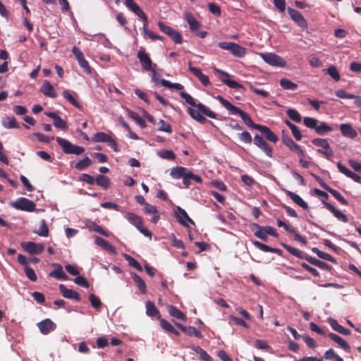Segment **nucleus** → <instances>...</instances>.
Masks as SVG:
<instances>
[{
  "label": "nucleus",
  "instance_id": "54",
  "mask_svg": "<svg viewBox=\"0 0 361 361\" xmlns=\"http://www.w3.org/2000/svg\"><path fill=\"white\" fill-rule=\"evenodd\" d=\"M35 233L43 237H47L49 235V228L46 224L45 220H42L41 225L37 231Z\"/></svg>",
  "mask_w": 361,
  "mask_h": 361
},
{
  "label": "nucleus",
  "instance_id": "47",
  "mask_svg": "<svg viewBox=\"0 0 361 361\" xmlns=\"http://www.w3.org/2000/svg\"><path fill=\"white\" fill-rule=\"evenodd\" d=\"M157 155L164 159L174 160L176 154L171 150L161 149L157 152Z\"/></svg>",
  "mask_w": 361,
  "mask_h": 361
},
{
  "label": "nucleus",
  "instance_id": "40",
  "mask_svg": "<svg viewBox=\"0 0 361 361\" xmlns=\"http://www.w3.org/2000/svg\"><path fill=\"white\" fill-rule=\"evenodd\" d=\"M322 358H323V360L325 359L332 361H343V358L336 354L331 348L326 350Z\"/></svg>",
  "mask_w": 361,
  "mask_h": 361
},
{
  "label": "nucleus",
  "instance_id": "61",
  "mask_svg": "<svg viewBox=\"0 0 361 361\" xmlns=\"http://www.w3.org/2000/svg\"><path fill=\"white\" fill-rule=\"evenodd\" d=\"M54 126L61 130H66L68 129V125L66 122L63 120L59 116L54 121Z\"/></svg>",
  "mask_w": 361,
  "mask_h": 361
},
{
  "label": "nucleus",
  "instance_id": "58",
  "mask_svg": "<svg viewBox=\"0 0 361 361\" xmlns=\"http://www.w3.org/2000/svg\"><path fill=\"white\" fill-rule=\"evenodd\" d=\"M89 300L93 308L99 310L102 306V302L99 298L94 294H90L89 296Z\"/></svg>",
  "mask_w": 361,
  "mask_h": 361
},
{
  "label": "nucleus",
  "instance_id": "50",
  "mask_svg": "<svg viewBox=\"0 0 361 361\" xmlns=\"http://www.w3.org/2000/svg\"><path fill=\"white\" fill-rule=\"evenodd\" d=\"M288 117L295 122L300 123L302 121V117L299 112L294 109H288L286 111Z\"/></svg>",
  "mask_w": 361,
  "mask_h": 361
},
{
  "label": "nucleus",
  "instance_id": "29",
  "mask_svg": "<svg viewBox=\"0 0 361 361\" xmlns=\"http://www.w3.org/2000/svg\"><path fill=\"white\" fill-rule=\"evenodd\" d=\"M94 242L97 245L102 247L103 249L108 251L109 252L113 254L116 253L115 247L104 238L99 236H96L94 238Z\"/></svg>",
  "mask_w": 361,
  "mask_h": 361
},
{
  "label": "nucleus",
  "instance_id": "20",
  "mask_svg": "<svg viewBox=\"0 0 361 361\" xmlns=\"http://www.w3.org/2000/svg\"><path fill=\"white\" fill-rule=\"evenodd\" d=\"M337 167L341 173L351 178L355 182L361 184V177L360 176L351 171L347 167L343 166L341 162L337 163Z\"/></svg>",
  "mask_w": 361,
  "mask_h": 361
},
{
  "label": "nucleus",
  "instance_id": "6",
  "mask_svg": "<svg viewBox=\"0 0 361 361\" xmlns=\"http://www.w3.org/2000/svg\"><path fill=\"white\" fill-rule=\"evenodd\" d=\"M313 145L322 147V149H318L317 152L325 157L329 160H331L334 156V152L330 147V145L326 139L314 138L312 140Z\"/></svg>",
  "mask_w": 361,
  "mask_h": 361
},
{
  "label": "nucleus",
  "instance_id": "18",
  "mask_svg": "<svg viewBox=\"0 0 361 361\" xmlns=\"http://www.w3.org/2000/svg\"><path fill=\"white\" fill-rule=\"evenodd\" d=\"M59 290L61 295L68 299H73L77 302L80 301V294L74 290L67 288L63 284L59 285Z\"/></svg>",
  "mask_w": 361,
  "mask_h": 361
},
{
  "label": "nucleus",
  "instance_id": "51",
  "mask_svg": "<svg viewBox=\"0 0 361 361\" xmlns=\"http://www.w3.org/2000/svg\"><path fill=\"white\" fill-rule=\"evenodd\" d=\"M124 257L126 259V261L128 262V264L130 267H134L139 271H142V266L135 258H133V257H131L128 255H126V254L124 255Z\"/></svg>",
  "mask_w": 361,
  "mask_h": 361
},
{
  "label": "nucleus",
  "instance_id": "4",
  "mask_svg": "<svg viewBox=\"0 0 361 361\" xmlns=\"http://www.w3.org/2000/svg\"><path fill=\"white\" fill-rule=\"evenodd\" d=\"M56 141L62 148L63 152L67 154H81L85 152V148L81 146H78L72 144L69 140L56 137Z\"/></svg>",
  "mask_w": 361,
  "mask_h": 361
},
{
  "label": "nucleus",
  "instance_id": "59",
  "mask_svg": "<svg viewBox=\"0 0 361 361\" xmlns=\"http://www.w3.org/2000/svg\"><path fill=\"white\" fill-rule=\"evenodd\" d=\"M24 271L26 276L32 281L35 282L37 281V277L34 269L29 266L24 267Z\"/></svg>",
  "mask_w": 361,
  "mask_h": 361
},
{
  "label": "nucleus",
  "instance_id": "53",
  "mask_svg": "<svg viewBox=\"0 0 361 361\" xmlns=\"http://www.w3.org/2000/svg\"><path fill=\"white\" fill-rule=\"evenodd\" d=\"M303 123L306 127L310 129H314L315 130L319 121L314 118L305 117L303 119Z\"/></svg>",
  "mask_w": 361,
  "mask_h": 361
},
{
  "label": "nucleus",
  "instance_id": "5",
  "mask_svg": "<svg viewBox=\"0 0 361 361\" xmlns=\"http://www.w3.org/2000/svg\"><path fill=\"white\" fill-rule=\"evenodd\" d=\"M9 204L16 209L28 212H34L36 208V204L25 197H19L16 201L11 202Z\"/></svg>",
  "mask_w": 361,
  "mask_h": 361
},
{
  "label": "nucleus",
  "instance_id": "60",
  "mask_svg": "<svg viewBox=\"0 0 361 361\" xmlns=\"http://www.w3.org/2000/svg\"><path fill=\"white\" fill-rule=\"evenodd\" d=\"M310 328L312 331H314L317 333L319 335L322 336H327V330L325 329L320 328L319 326H317L315 323L311 322L310 324Z\"/></svg>",
  "mask_w": 361,
  "mask_h": 361
},
{
  "label": "nucleus",
  "instance_id": "17",
  "mask_svg": "<svg viewBox=\"0 0 361 361\" xmlns=\"http://www.w3.org/2000/svg\"><path fill=\"white\" fill-rule=\"evenodd\" d=\"M339 129L343 137L353 140L357 136V131L350 123H341L339 126Z\"/></svg>",
  "mask_w": 361,
  "mask_h": 361
},
{
  "label": "nucleus",
  "instance_id": "13",
  "mask_svg": "<svg viewBox=\"0 0 361 361\" xmlns=\"http://www.w3.org/2000/svg\"><path fill=\"white\" fill-rule=\"evenodd\" d=\"M40 332L44 335H47L56 328V324L50 319H45L37 324Z\"/></svg>",
  "mask_w": 361,
  "mask_h": 361
},
{
  "label": "nucleus",
  "instance_id": "15",
  "mask_svg": "<svg viewBox=\"0 0 361 361\" xmlns=\"http://www.w3.org/2000/svg\"><path fill=\"white\" fill-rule=\"evenodd\" d=\"M174 324L180 330L188 336H195L198 338H202L203 337L202 332L194 326H185L178 322H175Z\"/></svg>",
  "mask_w": 361,
  "mask_h": 361
},
{
  "label": "nucleus",
  "instance_id": "25",
  "mask_svg": "<svg viewBox=\"0 0 361 361\" xmlns=\"http://www.w3.org/2000/svg\"><path fill=\"white\" fill-rule=\"evenodd\" d=\"M40 91L47 97L51 98H56L57 97V94L56 93L54 87L48 80H44L43 82Z\"/></svg>",
  "mask_w": 361,
  "mask_h": 361
},
{
  "label": "nucleus",
  "instance_id": "34",
  "mask_svg": "<svg viewBox=\"0 0 361 361\" xmlns=\"http://www.w3.org/2000/svg\"><path fill=\"white\" fill-rule=\"evenodd\" d=\"M185 20L188 23L191 31L195 32L200 27V23L190 13H185Z\"/></svg>",
  "mask_w": 361,
  "mask_h": 361
},
{
  "label": "nucleus",
  "instance_id": "31",
  "mask_svg": "<svg viewBox=\"0 0 361 361\" xmlns=\"http://www.w3.org/2000/svg\"><path fill=\"white\" fill-rule=\"evenodd\" d=\"M146 314L149 317H157L159 319L161 318L159 310L151 301H147L146 302Z\"/></svg>",
  "mask_w": 361,
  "mask_h": 361
},
{
  "label": "nucleus",
  "instance_id": "12",
  "mask_svg": "<svg viewBox=\"0 0 361 361\" xmlns=\"http://www.w3.org/2000/svg\"><path fill=\"white\" fill-rule=\"evenodd\" d=\"M287 10L292 20L297 23L298 26L302 28H306L307 27L306 20L299 11L290 7H288Z\"/></svg>",
  "mask_w": 361,
  "mask_h": 361
},
{
  "label": "nucleus",
  "instance_id": "21",
  "mask_svg": "<svg viewBox=\"0 0 361 361\" xmlns=\"http://www.w3.org/2000/svg\"><path fill=\"white\" fill-rule=\"evenodd\" d=\"M252 231L254 232V235L263 241H267L268 236L267 233L264 231V226H260L256 223H252L250 225Z\"/></svg>",
  "mask_w": 361,
  "mask_h": 361
},
{
  "label": "nucleus",
  "instance_id": "46",
  "mask_svg": "<svg viewBox=\"0 0 361 361\" xmlns=\"http://www.w3.org/2000/svg\"><path fill=\"white\" fill-rule=\"evenodd\" d=\"M160 83L162 86L170 89L182 90L184 88L183 85L180 83H172L170 81L165 79H161L160 80Z\"/></svg>",
  "mask_w": 361,
  "mask_h": 361
},
{
  "label": "nucleus",
  "instance_id": "9",
  "mask_svg": "<svg viewBox=\"0 0 361 361\" xmlns=\"http://www.w3.org/2000/svg\"><path fill=\"white\" fill-rule=\"evenodd\" d=\"M137 57L139 59L142 68L147 71H152L155 73V68H152V61L148 54L145 51L143 47H141L137 54Z\"/></svg>",
  "mask_w": 361,
  "mask_h": 361
},
{
  "label": "nucleus",
  "instance_id": "16",
  "mask_svg": "<svg viewBox=\"0 0 361 361\" xmlns=\"http://www.w3.org/2000/svg\"><path fill=\"white\" fill-rule=\"evenodd\" d=\"M327 336L333 341L335 343L338 345V347L342 348L343 350H345L347 353H349L350 351V346L348 343L346 341H345L343 338H341L340 336L334 334V333H329L327 334Z\"/></svg>",
  "mask_w": 361,
  "mask_h": 361
},
{
  "label": "nucleus",
  "instance_id": "28",
  "mask_svg": "<svg viewBox=\"0 0 361 361\" xmlns=\"http://www.w3.org/2000/svg\"><path fill=\"white\" fill-rule=\"evenodd\" d=\"M56 269L49 273V276L57 279L67 280L68 276L63 272V267L59 264H53Z\"/></svg>",
  "mask_w": 361,
  "mask_h": 361
},
{
  "label": "nucleus",
  "instance_id": "36",
  "mask_svg": "<svg viewBox=\"0 0 361 361\" xmlns=\"http://www.w3.org/2000/svg\"><path fill=\"white\" fill-rule=\"evenodd\" d=\"M128 221L134 225L137 228L138 227H140V226L142 225V219L141 216L132 213V212H128L126 216Z\"/></svg>",
  "mask_w": 361,
  "mask_h": 361
},
{
  "label": "nucleus",
  "instance_id": "3",
  "mask_svg": "<svg viewBox=\"0 0 361 361\" xmlns=\"http://www.w3.org/2000/svg\"><path fill=\"white\" fill-rule=\"evenodd\" d=\"M218 47L224 50L228 51L233 56L237 58H243L247 53L245 47L232 42H220L218 43Z\"/></svg>",
  "mask_w": 361,
  "mask_h": 361
},
{
  "label": "nucleus",
  "instance_id": "27",
  "mask_svg": "<svg viewBox=\"0 0 361 361\" xmlns=\"http://www.w3.org/2000/svg\"><path fill=\"white\" fill-rule=\"evenodd\" d=\"M281 245L288 252H290L291 255H293V256L299 258V259H305L307 260V257H308V255H307L306 253H305L303 251L299 250V249H297V248H295L290 245H288L286 243H281Z\"/></svg>",
  "mask_w": 361,
  "mask_h": 361
},
{
  "label": "nucleus",
  "instance_id": "39",
  "mask_svg": "<svg viewBox=\"0 0 361 361\" xmlns=\"http://www.w3.org/2000/svg\"><path fill=\"white\" fill-rule=\"evenodd\" d=\"M177 210H178V214L180 215L178 221H179V223L181 225H183L184 226H188L187 223L183 219H182L181 217L184 218L186 221H188L190 224H195L194 221L189 217V216L188 215L187 212L183 209H182L180 207H178Z\"/></svg>",
  "mask_w": 361,
  "mask_h": 361
},
{
  "label": "nucleus",
  "instance_id": "52",
  "mask_svg": "<svg viewBox=\"0 0 361 361\" xmlns=\"http://www.w3.org/2000/svg\"><path fill=\"white\" fill-rule=\"evenodd\" d=\"M63 96L72 105H73L75 107L80 109V108H81L80 104L77 102V100L73 97V95L68 90H64L63 92Z\"/></svg>",
  "mask_w": 361,
  "mask_h": 361
},
{
  "label": "nucleus",
  "instance_id": "55",
  "mask_svg": "<svg viewBox=\"0 0 361 361\" xmlns=\"http://www.w3.org/2000/svg\"><path fill=\"white\" fill-rule=\"evenodd\" d=\"M325 71L334 80L338 81L341 79L340 74L336 66H330Z\"/></svg>",
  "mask_w": 361,
  "mask_h": 361
},
{
  "label": "nucleus",
  "instance_id": "45",
  "mask_svg": "<svg viewBox=\"0 0 361 361\" xmlns=\"http://www.w3.org/2000/svg\"><path fill=\"white\" fill-rule=\"evenodd\" d=\"M280 85L284 90H294L298 87V85L288 79H281L280 80Z\"/></svg>",
  "mask_w": 361,
  "mask_h": 361
},
{
  "label": "nucleus",
  "instance_id": "22",
  "mask_svg": "<svg viewBox=\"0 0 361 361\" xmlns=\"http://www.w3.org/2000/svg\"><path fill=\"white\" fill-rule=\"evenodd\" d=\"M252 244L256 247H257L258 249H259L260 250H262L263 252L276 253L279 256H282V255H283V251L281 250H280L279 248L271 247H270L266 244H264L261 242L254 240V241H252Z\"/></svg>",
  "mask_w": 361,
  "mask_h": 361
},
{
  "label": "nucleus",
  "instance_id": "63",
  "mask_svg": "<svg viewBox=\"0 0 361 361\" xmlns=\"http://www.w3.org/2000/svg\"><path fill=\"white\" fill-rule=\"evenodd\" d=\"M79 65L80 66V67L84 70V71L88 74L91 73L92 72V68L91 67L89 66V63L87 62V61L85 59V57H82V59H79L78 61Z\"/></svg>",
  "mask_w": 361,
  "mask_h": 361
},
{
  "label": "nucleus",
  "instance_id": "62",
  "mask_svg": "<svg viewBox=\"0 0 361 361\" xmlns=\"http://www.w3.org/2000/svg\"><path fill=\"white\" fill-rule=\"evenodd\" d=\"M128 116L133 118V120H135L140 126L142 127H145L146 126V124H145V121H144V119H142L139 115L138 114L134 112V111H129L128 113Z\"/></svg>",
  "mask_w": 361,
  "mask_h": 361
},
{
  "label": "nucleus",
  "instance_id": "8",
  "mask_svg": "<svg viewBox=\"0 0 361 361\" xmlns=\"http://www.w3.org/2000/svg\"><path fill=\"white\" fill-rule=\"evenodd\" d=\"M92 141L95 142H106L114 152H118V143L110 135L103 132H98L92 137Z\"/></svg>",
  "mask_w": 361,
  "mask_h": 361
},
{
  "label": "nucleus",
  "instance_id": "43",
  "mask_svg": "<svg viewBox=\"0 0 361 361\" xmlns=\"http://www.w3.org/2000/svg\"><path fill=\"white\" fill-rule=\"evenodd\" d=\"M333 130V128L324 122H319L315 130L318 135H323Z\"/></svg>",
  "mask_w": 361,
  "mask_h": 361
},
{
  "label": "nucleus",
  "instance_id": "26",
  "mask_svg": "<svg viewBox=\"0 0 361 361\" xmlns=\"http://www.w3.org/2000/svg\"><path fill=\"white\" fill-rule=\"evenodd\" d=\"M282 142L287 147L290 151L295 152L300 146L295 143L288 135L286 134L285 131H282Z\"/></svg>",
  "mask_w": 361,
  "mask_h": 361
},
{
  "label": "nucleus",
  "instance_id": "1",
  "mask_svg": "<svg viewBox=\"0 0 361 361\" xmlns=\"http://www.w3.org/2000/svg\"><path fill=\"white\" fill-rule=\"evenodd\" d=\"M180 96L185 102L192 107H196L197 110L192 107L187 109L188 114L196 121L201 124L206 123H212V121H208L203 115L210 118L216 119L217 114L214 111H211L207 106L202 103L196 104L193 97L185 92H180Z\"/></svg>",
  "mask_w": 361,
  "mask_h": 361
},
{
  "label": "nucleus",
  "instance_id": "56",
  "mask_svg": "<svg viewBox=\"0 0 361 361\" xmlns=\"http://www.w3.org/2000/svg\"><path fill=\"white\" fill-rule=\"evenodd\" d=\"M328 192L331 193L341 204L343 205H348V201L343 197V196L341 195L339 192L331 188L329 190Z\"/></svg>",
  "mask_w": 361,
  "mask_h": 361
},
{
  "label": "nucleus",
  "instance_id": "11",
  "mask_svg": "<svg viewBox=\"0 0 361 361\" xmlns=\"http://www.w3.org/2000/svg\"><path fill=\"white\" fill-rule=\"evenodd\" d=\"M253 143L259 149H261L267 157H272V148L267 143V142L264 140V138L262 136L257 134L255 135L253 139Z\"/></svg>",
  "mask_w": 361,
  "mask_h": 361
},
{
  "label": "nucleus",
  "instance_id": "48",
  "mask_svg": "<svg viewBox=\"0 0 361 361\" xmlns=\"http://www.w3.org/2000/svg\"><path fill=\"white\" fill-rule=\"evenodd\" d=\"M194 351L200 355V357L201 360L204 361H212V358L210 357V355L202 348L200 346H195L193 347Z\"/></svg>",
  "mask_w": 361,
  "mask_h": 361
},
{
  "label": "nucleus",
  "instance_id": "19",
  "mask_svg": "<svg viewBox=\"0 0 361 361\" xmlns=\"http://www.w3.org/2000/svg\"><path fill=\"white\" fill-rule=\"evenodd\" d=\"M126 6L133 11L135 15H137L142 20H145L146 14L143 12V11L140 8V6L134 2L133 0H125Z\"/></svg>",
  "mask_w": 361,
  "mask_h": 361
},
{
  "label": "nucleus",
  "instance_id": "41",
  "mask_svg": "<svg viewBox=\"0 0 361 361\" xmlns=\"http://www.w3.org/2000/svg\"><path fill=\"white\" fill-rule=\"evenodd\" d=\"M91 164L92 160L88 157H85L82 159L79 160L77 163H75L74 168L77 170L82 171L89 167Z\"/></svg>",
  "mask_w": 361,
  "mask_h": 361
},
{
  "label": "nucleus",
  "instance_id": "7",
  "mask_svg": "<svg viewBox=\"0 0 361 361\" xmlns=\"http://www.w3.org/2000/svg\"><path fill=\"white\" fill-rule=\"evenodd\" d=\"M259 56L267 63L271 66L285 67L286 65V61L282 57L274 53H260Z\"/></svg>",
  "mask_w": 361,
  "mask_h": 361
},
{
  "label": "nucleus",
  "instance_id": "35",
  "mask_svg": "<svg viewBox=\"0 0 361 361\" xmlns=\"http://www.w3.org/2000/svg\"><path fill=\"white\" fill-rule=\"evenodd\" d=\"M87 227L90 230L95 231L105 237H109L110 233L106 230H104L101 226L97 224L93 221H89L87 224Z\"/></svg>",
  "mask_w": 361,
  "mask_h": 361
},
{
  "label": "nucleus",
  "instance_id": "2",
  "mask_svg": "<svg viewBox=\"0 0 361 361\" xmlns=\"http://www.w3.org/2000/svg\"><path fill=\"white\" fill-rule=\"evenodd\" d=\"M215 98L222 104L224 108L229 111L231 114H238L246 126L251 128L257 130V126H259V124L255 123L247 113L233 105L229 101L224 99L221 95H217Z\"/></svg>",
  "mask_w": 361,
  "mask_h": 361
},
{
  "label": "nucleus",
  "instance_id": "30",
  "mask_svg": "<svg viewBox=\"0 0 361 361\" xmlns=\"http://www.w3.org/2000/svg\"><path fill=\"white\" fill-rule=\"evenodd\" d=\"M188 170L183 166H176L171 169L170 176L175 179L183 178L185 176Z\"/></svg>",
  "mask_w": 361,
  "mask_h": 361
},
{
  "label": "nucleus",
  "instance_id": "24",
  "mask_svg": "<svg viewBox=\"0 0 361 361\" xmlns=\"http://www.w3.org/2000/svg\"><path fill=\"white\" fill-rule=\"evenodd\" d=\"M323 202L326 208L328 210H329L331 213H333L334 216L336 217L339 221H341L345 223L348 221V219L346 216V215L343 214L340 210L335 208L329 202H326L325 201H324Z\"/></svg>",
  "mask_w": 361,
  "mask_h": 361
},
{
  "label": "nucleus",
  "instance_id": "64",
  "mask_svg": "<svg viewBox=\"0 0 361 361\" xmlns=\"http://www.w3.org/2000/svg\"><path fill=\"white\" fill-rule=\"evenodd\" d=\"M208 9L212 14L216 16H221V8L215 3H209Z\"/></svg>",
  "mask_w": 361,
  "mask_h": 361
},
{
  "label": "nucleus",
  "instance_id": "44",
  "mask_svg": "<svg viewBox=\"0 0 361 361\" xmlns=\"http://www.w3.org/2000/svg\"><path fill=\"white\" fill-rule=\"evenodd\" d=\"M95 183L104 189H107L110 185V179L104 175H99L96 177Z\"/></svg>",
  "mask_w": 361,
  "mask_h": 361
},
{
  "label": "nucleus",
  "instance_id": "37",
  "mask_svg": "<svg viewBox=\"0 0 361 361\" xmlns=\"http://www.w3.org/2000/svg\"><path fill=\"white\" fill-rule=\"evenodd\" d=\"M2 125L6 128H19L20 125L13 116H7L2 120Z\"/></svg>",
  "mask_w": 361,
  "mask_h": 361
},
{
  "label": "nucleus",
  "instance_id": "42",
  "mask_svg": "<svg viewBox=\"0 0 361 361\" xmlns=\"http://www.w3.org/2000/svg\"><path fill=\"white\" fill-rule=\"evenodd\" d=\"M134 283L136 286L139 288L142 293H145L147 288L145 282L142 280V279L136 274H134L132 276Z\"/></svg>",
  "mask_w": 361,
  "mask_h": 361
},
{
  "label": "nucleus",
  "instance_id": "10",
  "mask_svg": "<svg viewBox=\"0 0 361 361\" xmlns=\"http://www.w3.org/2000/svg\"><path fill=\"white\" fill-rule=\"evenodd\" d=\"M22 247L25 251L30 255H38L43 252L44 246L41 243L34 242H24L21 243Z\"/></svg>",
  "mask_w": 361,
  "mask_h": 361
},
{
  "label": "nucleus",
  "instance_id": "57",
  "mask_svg": "<svg viewBox=\"0 0 361 361\" xmlns=\"http://www.w3.org/2000/svg\"><path fill=\"white\" fill-rule=\"evenodd\" d=\"M158 130L166 132L167 133H172V128L169 123H166L164 120L160 119L158 123Z\"/></svg>",
  "mask_w": 361,
  "mask_h": 361
},
{
  "label": "nucleus",
  "instance_id": "38",
  "mask_svg": "<svg viewBox=\"0 0 361 361\" xmlns=\"http://www.w3.org/2000/svg\"><path fill=\"white\" fill-rule=\"evenodd\" d=\"M312 251L316 254L319 258L336 264V259L331 255L319 250L317 247H312Z\"/></svg>",
  "mask_w": 361,
  "mask_h": 361
},
{
  "label": "nucleus",
  "instance_id": "49",
  "mask_svg": "<svg viewBox=\"0 0 361 361\" xmlns=\"http://www.w3.org/2000/svg\"><path fill=\"white\" fill-rule=\"evenodd\" d=\"M142 20L144 21L143 27H142L144 34L146 36H147L148 37H149L151 39L156 40L157 35L154 33L152 31H151L148 29L147 16H146L145 20Z\"/></svg>",
  "mask_w": 361,
  "mask_h": 361
},
{
  "label": "nucleus",
  "instance_id": "33",
  "mask_svg": "<svg viewBox=\"0 0 361 361\" xmlns=\"http://www.w3.org/2000/svg\"><path fill=\"white\" fill-rule=\"evenodd\" d=\"M286 195L295 204H297L298 205H299L300 207H301L304 209H308L307 204L298 195H297V194H295V193H294V192H293L291 191H289V190H286Z\"/></svg>",
  "mask_w": 361,
  "mask_h": 361
},
{
  "label": "nucleus",
  "instance_id": "32",
  "mask_svg": "<svg viewBox=\"0 0 361 361\" xmlns=\"http://www.w3.org/2000/svg\"><path fill=\"white\" fill-rule=\"evenodd\" d=\"M167 310L169 314L176 319L185 321L187 317L185 314L182 312L179 309L176 307L169 305L167 306Z\"/></svg>",
  "mask_w": 361,
  "mask_h": 361
},
{
  "label": "nucleus",
  "instance_id": "23",
  "mask_svg": "<svg viewBox=\"0 0 361 361\" xmlns=\"http://www.w3.org/2000/svg\"><path fill=\"white\" fill-rule=\"evenodd\" d=\"M257 130H259L265 137V138L274 143H276L279 138L275 133H274L267 126L259 125L257 126Z\"/></svg>",
  "mask_w": 361,
  "mask_h": 361
},
{
  "label": "nucleus",
  "instance_id": "14",
  "mask_svg": "<svg viewBox=\"0 0 361 361\" xmlns=\"http://www.w3.org/2000/svg\"><path fill=\"white\" fill-rule=\"evenodd\" d=\"M215 72L221 74L223 76V78H221V81L224 84L228 86L230 88L240 89V88L243 87V85L241 84H240L239 82H238L235 80H230L228 78L230 75L228 73H226L224 71L217 69V68H215Z\"/></svg>",
  "mask_w": 361,
  "mask_h": 361
}]
</instances>
